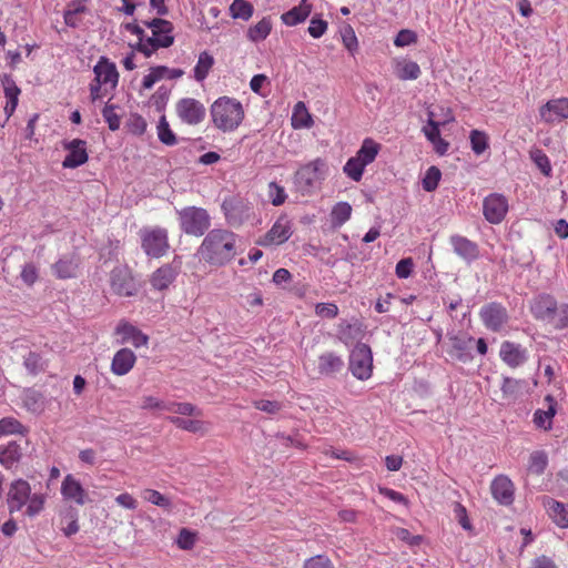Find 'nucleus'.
Returning <instances> with one entry per match:
<instances>
[{
  "instance_id": "27",
  "label": "nucleus",
  "mask_w": 568,
  "mask_h": 568,
  "mask_svg": "<svg viewBox=\"0 0 568 568\" xmlns=\"http://www.w3.org/2000/svg\"><path fill=\"white\" fill-rule=\"evenodd\" d=\"M61 494L65 499H71L82 506L87 503V493L78 479L67 475L61 484Z\"/></svg>"
},
{
  "instance_id": "17",
  "label": "nucleus",
  "mask_w": 568,
  "mask_h": 568,
  "mask_svg": "<svg viewBox=\"0 0 568 568\" xmlns=\"http://www.w3.org/2000/svg\"><path fill=\"white\" fill-rule=\"evenodd\" d=\"M449 244L453 252L467 264H471L479 257L478 244L466 236L453 234L449 237Z\"/></svg>"
},
{
  "instance_id": "29",
  "label": "nucleus",
  "mask_w": 568,
  "mask_h": 568,
  "mask_svg": "<svg viewBox=\"0 0 568 568\" xmlns=\"http://www.w3.org/2000/svg\"><path fill=\"white\" fill-rule=\"evenodd\" d=\"M344 367V361L335 352H326L318 356V373L323 376H333Z\"/></svg>"
},
{
  "instance_id": "13",
  "label": "nucleus",
  "mask_w": 568,
  "mask_h": 568,
  "mask_svg": "<svg viewBox=\"0 0 568 568\" xmlns=\"http://www.w3.org/2000/svg\"><path fill=\"white\" fill-rule=\"evenodd\" d=\"M479 316L486 328L491 332H499L509 318L506 307L497 302L484 305L479 311Z\"/></svg>"
},
{
  "instance_id": "51",
  "label": "nucleus",
  "mask_w": 568,
  "mask_h": 568,
  "mask_svg": "<svg viewBox=\"0 0 568 568\" xmlns=\"http://www.w3.org/2000/svg\"><path fill=\"white\" fill-rule=\"evenodd\" d=\"M158 138L165 145H175L178 140L174 132L171 130L165 115H162L158 123Z\"/></svg>"
},
{
  "instance_id": "44",
  "label": "nucleus",
  "mask_w": 568,
  "mask_h": 568,
  "mask_svg": "<svg viewBox=\"0 0 568 568\" xmlns=\"http://www.w3.org/2000/svg\"><path fill=\"white\" fill-rule=\"evenodd\" d=\"M28 429L18 419L13 417H3L0 419V437L7 435H26Z\"/></svg>"
},
{
  "instance_id": "45",
  "label": "nucleus",
  "mask_w": 568,
  "mask_h": 568,
  "mask_svg": "<svg viewBox=\"0 0 568 568\" xmlns=\"http://www.w3.org/2000/svg\"><path fill=\"white\" fill-rule=\"evenodd\" d=\"M420 73L419 65L414 61H402L396 65V74L400 80H416Z\"/></svg>"
},
{
  "instance_id": "22",
  "label": "nucleus",
  "mask_w": 568,
  "mask_h": 568,
  "mask_svg": "<svg viewBox=\"0 0 568 568\" xmlns=\"http://www.w3.org/2000/svg\"><path fill=\"white\" fill-rule=\"evenodd\" d=\"M500 358L513 368L521 366L528 359L526 348L520 344L505 341L499 351Z\"/></svg>"
},
{
  "instance_id": "11",
  "label": "nucleus",
  "mask_w": 568,
  "mask_h": 568,
  "mask_svg": "<svg viewBox=\"0 0 568 568\" xmlns=\"http://www.w3.org/2000/svg\"><path fill=\"white\" fill-rule=\"evenodd\" d=\"M110 286L114 294L124 297L134 296L138 291L135 280L126 266H116L111 271Z\"/></svg>"
},
{
  "instance_id": "37",
  "label": "nucleus",
  "mask_w": 568,
  "mask_h": 568,
  "mask_svg": "<svg viewBox=\"0 0 568 568\" xmlns=\"http://www.w3.org/2000/svg\"><path fill=\"white\" fill-rule=\"evenodd\" d=\"M195 418H183L180 416H169L168 420L173 424L176 428L189 432V433H204L205 432V424L204 422L197 419L199 417L194 416Z\"/></svg>"
},
{
  "instance_id": "59",
  "label": "nucleus",
  "mask_w": 568,
  "mask_h": 568,
  "mask_svg": "<svg viewBox=\"0 0 568 568\" xmlns=\"http://www.w3.org/2000/svg\"><path fill=\"white\" fill-rule=\"evenodd\" d=\"M327 28L328 24L325 20L317 16H314L310 21L307 31L311 37H313L314 39H318L327 31Z\"/></svg>"
},
{
  "instance_id": "24",
  "label": "nucleus",
  "mask_w": 568,
  "mask_h": 568,
  "mask_svg": "<svg viewBox=\"0 0 568 568\" xmlns=\"http://www.w3.org/2000/svg\"><path fill=\"white\" fill-rule=\"evenodd\" d=\"M452 343L450 354L462 363H468L473 361L471 344L475 339L467 334H458L449 336Z\"/></svg>"
},
{
  "instance_id": "60",
  "label": "nucleus",
  "mask_w": 568,
  "mask_h": 568,
  "mask_svg": "<svg viewBox=\"0 0 568 568\" xmlns=\"http://www.w3.org/2000/svg\"><path fill=\"white\" fill-rule=\"evenodd\" d=\"M303 568H335L332 560L325 555H316L306 559Z\"/></svg>"
},
{
  "instance_id": "23",
  "label": "nucleus",
  "mask_w": 568,
  "mask_h": 568,
  "mask_svg": "<svg viewBox=\"0 0 568 568\" xmlns=\"http://www.w3.org/2000/svg\"><path fill=\"white\" fill-rule=\"evenodd\" d=\"M530 311L536 320L549 323L555 318L557 302L551 295L542 294L534 300Z\"/></svg>"
},
{
  "instance_id": "61",
  "label": "nucleus",
  "mask_w": 568,
  "mask_h": 568,
  "mask_svg": "<svg viewBox=\"0 0 568 568\" xmlns=\"http://www.w3.org/2000/svg\"><path fill=\"white\" fill-rule=\"evenodd\" d=\"M428 115H429L428 122H427V125L423 128V132H424L425 136L427 138V140L430 143H433L435 140H437L440 136V131H439L440 123L433 119V115H434L433 112H429Z\"/></svg>"
},
{
  "instance_id": "38",
  "label": "nucleus",
  "mask_w": 568,
  "mask_h": 568,
  "mask_svg": "<svg viewBox=\"0 0 568 568\" xmlns=\"http://www.w3.org/2000/svg\"><path fill=\"white\" fill-rule=\"evenodd\" d=\"M23 406L32 413H40L44 407V398L42 393L33 388H27L22 393Z\"/></svg>"
},
{
  "instance_id": "36",
  "label": "nucleus",
  "mask_w": 568,
  "mask_h": 568,
  "mask_svg": "<svg viewBox=\"0 0 568 568\" xmlns=\"http://www.w3.org/2000/svg\"><path fill=\"white\" fill-rule=\"evenodd\" d=\"M272 31V20L270 17H264L256 24L247 29L246 37L252 42H261L265 40Z\"/></svg>"
},
{
  "instance_id": "2",
  "label": "nucleus",
  "mask_w": 568,
  "mask_h": 568,
  "mask_svg": "<svg viewBox=\"0 0 568 568\" xmlns=\"http://www.w3.org/2000/svg\"><path fill=\"white\" fill-rule=\"evenodd\" d=\"M212 123L216 129L226 133L235 131L244 119L242 103L230 97H221L210 109Z\"/></svg>"
},
{
  "instance_id": "4",
  "label": "nucleus",
  "mask_w": 568,
  "mask_h": 568,
  "mask_svg": "<svg viewBox=\"0 0 568 568\" xmlns=\"http://www.w3.org/2000/svg\"><path fill=\"white\" fill-rule=\"evenodd\" d=\"M180 229L187 235L202 236L211 226V217L203 207L186 206L178 211Z\"/></svg>"
},
{
  "instance_id": "46",
  "label": "nucleus",
  "mask_w": 568,
  "mask_h": 568,
  "mask_svg": "<svg viewBox=\"0 0 568 568\" xmlns=\"http://www.w3.org/2000/svg\"><path fill=\"white\" fill-rule=\"evenodd\" d=\"M232 18L247 21L254 12L253 6L246 0H234L230 7Z\"/></svg>"
},
{
  "instance_id": "15",
  "label": "nucleus",
  "mask_w": 568,
  "mask_h": 568,
  "mask_svg": "<svg viewBox=\"0 0 568 568\" xmlns=\"http://www.w3.org/2000/svg\"><path fill=\"white\" fill-rule=\"evenodd\" d=\"M31 494L30 484L22 479H16L10 484L7 494L8 510L10 514L20 511L26 505Z\"/></svg>"
},
{
  "instance_id": "18",
  "label": "nucleus",
  "mask_w": 568,
  "mask_h": 568,
  "mask_svg": "<svg viewBox=\"0 0 568 568\" xmlns=\"http://www.w3.org/2000/svg\"><path fill=\"white\" fill-rule=\"evenodd\" d=\"M181 270V261L174 258L171 263L159 267L153 272L150 283L153 288L164 291L175 281Z\"/></svg>"
},
{
  "instance_id": "26",
  "label": "nucleus",
  "mask_w": 568,
  "mask_h": 568,
  "mask_svg": "<svg viewBox=\"0 0 568 568\" xmlns=\"http://www.w3.org/2000/svg\"><path fill=\"white\" fill-rule=\"evenodd\" d=\"M136 356L130 348L119 349L111 363V372L116 376L126 375L134 366Z\"/></svg>"
},
{
  "instance_id": "10",
  "label": "nucleus",
  "mask_w": 568,
  "mask_h": 568,
  "mask_svg": "<svg viewBox=\"0 0 568 568\" xmlns=\"http://www.w3.org/2000/svg\"><path fill=\"white\" fill-rule=\"evenodd\" d=\"M508 210V200L504 194L490 193L483 201V215L490 224H500Z\"/></svg>"
},
{
  "instance_id": "42",
  "label": "nucleus",
  "mask_w": 568,
  "mask_h": 568,
  "mask_svg": "<svg viewBox=\"0 0 568 568\" xmlns=\"http://www.w3.org/2000/svg\"><path fill=\"white\" fill-rule=\"evenodd\" d=\"M214 64L213 57L203 51L200 53L196 65L194 67V79L199 82L203 81Z\"/></svg>"
},
{
  "instance_id": "28",
  "label": "nucleus",
  "mask_w": 568,
  "mask_h": 568,
  "mask_svg": "<svg viewBox=\"0 0 568 568\" xmlns=\"http://www.w3.org/2000/svg\"><path fill=\"white\" fill-rule=\"evenodd\" d=\"M313 6L307 0H302L298 6L293 7L281 16L282 22L287 27L303 23L312 13Z\"/></svg>"
},
{
  "instance_id": "19",
  "label": "nucleus",
  "mask_w": 568,
  "mask_h": 568,
  "mask_svg": "<svg viewBox=\"0 0 568 568\" xmlns=\"http://www.w3.org/2000/svg\"><path fill=\"white\" fill-rule=\"evenodd\" d=\"M27 447V440L23 443V445L18 440H9L6 444H1L0 465L8 470L17 468L23 457Z\"/></svg>"
},
{
  "instance_id": "7",
  "label": "nucleus",
  "mask_w": 568,
  "mask_h": 568,
  "mask_svg": "<svg viewBox=\"0 0 568 568\" xmlns=\"http://www.w3.org/2000/svg\"><path fill=\"white\" fill-rule=\"evenodd\" d=\"M141 236V247L143 252L153 258H159L163 256L170 245L168 231L162 227H145L140 232Z\"/></svg>"
},
{
  "instance_id": "39",
  "label": "nucleus",
  "mask_w": 568,
  "mask_h": 568,
  "mask_svg": "<svg viewBox=\"0 0 568 568\" xmlns=\"http://www.w3.org/2000/svg\"><path fill=\"white\" fill-rule=\"evenodd\" d=\"M292 126L294 129H308L313 125V119L307 111L304 102H297L294 105L292 114Z\"/></svg>"
},
{
  "instance_id": "34",
  "label": "nucleus",
  "mask_w": 568,
  "mask_h": 568,
  "mask_svg": "<svg viewBox=\"0 0 568 568\" xmlns=\"http://www.w3.org/2000/svg\"><path fill=\"white\" fill-rule=\"evenodd\" d=\"M171 45L172 39L168 36L163 38H141V41L135 44L134 49L150 58L158 49Z\"/></svg>"
},
{
  "instance_id": "14",
  "label": "nucleus",
  "mask_w": 568,
  "mask_h": 568,
  "mask_svg": "<svg viewBox=\"0 0 568 568\" xmlns=\"http://www.w3.org/2000/svg\"><path fill=\"white\" fill-rule=\"evenodd\" d=\"M176 113L182 122L196 125L201 123L206 114L205 106L193 98H183L176 103Z\"/></svg>"
},
{
  "instance_id": "30",
  "label": "nucleus",
  "mask_w": 568,
  "mask_h": 568,
  "mask_svg": "<svg viewBox=\"0 0 568 568\" xmlns=\"http://www.w3.org/2000/svg\"><path fill=\"white\" fill-rule=\"evenodd\" d=\"M78 268L79 260L73 255H64L52 265L54 276L60 280L75 277Z\"/></svg>"
},
{
  "instance_id": "1",
  "label": "nucleus",
  "mask_w": 568,
  "mask_h": 568,
  "mask_svg": "<svg viewBox=\"0 0 568 568\" xmlns=\"http://www.w3.org/2000/svg\"><path fill=\"white\" fill-rule=\"evenodd\" d=\"M237 235L226 229H213L197 248L201 260L213 266H224L236 255Z\"/></svg>"
},
{
  "instance_id": "47",
  "label": "nucleus",
  "mask_w": 568,
  "mask_h": 568,
  "mask_svg": "<svg viewBox=\"0 0 568 568\" xmlns=\"http://www.w3.org/2000/svg\"><path fill=\"white\" fill-rule=\"evenodd\" d=\"M531 161L536 164V166L540 170V172L549 178L552 174V168L549 158L547 154L540 149H534L529 152Z\"/></svg>"
},
{
  "instance_id": "56",
  "label": "nucleus",
  "mask_w": 568,
  "mask_h": 568,
  "mask_svg": "<svg viewBox=\"0 0 568 568\" xmlns=\"http://www.w3.org/2000/svg\"><path fill=\"white\" fill-rule=\"evenodd\" d=\"M267 196L274 206H280L285 202L287 194L283 186L278 185L276 182H270L267 186Z\"/></svg>"
},
{
  "instance_id": "12",
  "label": "nucleus",
  "mask_w": 568,
  "mask_h": 568,
  "mask_svg": "<svg viewBox=\"0 0 568 568\" xmlns=\"http://www.w3.org/2000/svg\"><path fill=\"white\" fill-rule=\"evenodd\" d=\"M293 234L292 223L287 216H280L271 230L261 236L256 243L261 246H273L285 243Z\"/></svg>"
},
{
  "instance_id": "21",
  "label": "nucleus",
  "mask_w": 568,
  "mask_h": 568,
  "mask_svg": "<svg viewBox=\"0 0 568 568\" xmlns=\"http://www.w3.org/2000/svg\"><path fill=\"white\" fill-rule=\"evenodd\" d=\"M490 491L494 499L503 506H509L515 499V486L509 477L499 475L490 484Z\"/></svg>"
},
{
  "instance_id": "35",
  "label": "nucleus",
  "mask_w": 568,
  "mask_h": 568,
  "mask_svg": "<svg viewBox=\"0 0 568 568\" xmlns=\"http://www.w3.org/2000/svg\"><path fill=\"white\" fill-rule=\"evenodd\" d=\"M382 145L371 138L363 140L361 148L355 156L365 165L373 163L378 155Z\"/></svg>"
},
{
  "instance_id": "25",
  "label": "nucleus",
  "mask_w": 568,
  "mask_h": 568,
  "mask_svg": "<svg viewBox=\"0 0 568 568\" xmlns=\"http://www.w3.org/2000/svg\"><path fill=\"white\" fill-rule=\"evenodd\" d=\"M115 334L121 335V344L131 343L136 348L145 346L149 342V337L144 333L126 321H121L118 324Z\"/></svg>"
},
{
  "instance_id": "43",
  "label": "nucleus",
  "mask_w": 568,
  "mask_h": 568,
  "mask_svg": "<svg viewBox=\"0 0 568 568\" xmlns=\"http://www.w3.org/2000/svg\"><path fill=\"white\" fill-rule=\"evenodd\" d=\"M141 496L142 498L152 504V505H155L158 507H161L165 510H171L172 509V501L171 499L161 494L160 491L155 490V489H151V488H148V489H144L142 493H141Z\"/></svg>"
},
{
  "instance_id": "53",
  "label": "nucleus",
  "mask_w": 568,
  "mask_h": 568,
  "mask_svg": "<svg viewBox=\"0 0 568 568\" xmlns=\"http://www.w3.org/2000/svg\"><path fill=\"white\" fill-rule=\"evenodd\" d=\"M440 179H442L440 170L435 165L429 166L426 170L425 175L422 181L423 189L426 192L435 191L438 186Z\"/></svg>"
},
{
  "instance_id": "64",
  "label": "nucleus",
  "mask_w": 568,
  "mask_h": 568,
  "mask_svg": "<svg viewBox=\"0 0 568 568\" xmlns=\"http://www.w3.org/2000/svg\"><path fill=\"white\" fill-rule=\"evenodd\" d=\"M414 268V262L410 257L402 258L397 264L395 268V274L398 278H408Z\"/></svg>"
},
{
  "instance_id": "58",
  "label": "nucleus",
  "mask_w": 568,
  "mask_h": 568,
  "mask_svg": "<svg viewBox=\"0 0 568 568\" xmlns=\"http://www.w3.org/2000/svg\"><path fill=\"white\" fill-rule=\"evenodd\" d=\"M549 323H551L556 329L568 328V304L564 303L559 306L557 305L555 318Z\"/></svg>"
},
{
  "instance_id": "48",
  "label": "nucleus",
  "mask_w": 568,
  "mask_h": 568,
  "mask_svg": "<svg viewBox=\"0 0 568 568\" xmlns=\"http://www.w3.org/2000/svg\"><path fill=\"white\" fill-rule=\"evenodd\" d=\"M469 140L471 150L476 155L483 154L489 148V138L484 131L471 130Z\"/></svg>"
},
{
  "instance_id": "33",
  "label": "nucleus",
  "mask_w": 568,
  "mask_h": 568,
  "mask_svg": "<svg viewBox=\"0 0 568 568\" xmlns=\"http://www.w3.org/2000/svg\"><path fill=\"white\" fill-rule=\"evenodd\" d=\"M545 402L548 404L547 409H537L534 414V423L537 427L547 430L551 428L552 418L556 415L557 403L551 395H547L545 397Z\"/></svg>"
},
{
  "instance_id": "32",
  "label": "nucleus",
  "mask_w": 568,
  "mask_h": 568,
  "mask_svg": "<svg viewBox=\"0 0 568 568\" xmlns=\"http://www.w3.org/2000/svg\"><path fill=\"white\" fill-rule=\"evenodd\" d=\"M362 335L363 325L357 320H355L353 323L343 320L337 326L338 339L345 345L352 344L354 341L361 338Z\"/></svg>"
},
{
  "instance_id": "40",
  "label": "nucleus",
  "mask_w": 568,
  "mask_h": 568,
  "mask_svg": "<svg viewBox=\"0 0 568 568\" xmlns=\"http://www.w3.org/2000/svg\"><path fill=\"white\" fill-rule=\"evenodd\" d=\"M144 23L148 28L152 30L151 38H163L168 36L172 39V44L174 43L173 24L170 21L155 18Z\"/></svg>"
},
{
  "instance_id": "20",
  "label": "nucleus",
  "mask_w": 568,
  "mask_h": 568,
  "mask_svg": "<svg viewBox=\"0 0 568 568\" xmlns=\"http://www.w3.org/2000/svg\"><path fill=\"white\" fill-rule=\"evenodd\" d=\"M64 149L68 151L62 166L64 169H75L84 164L88 159L87 142L81 139H74L70 142L64 143Z\"/></svg>"
},
{
  "instance_id": "9",
  "label": "nucleus",
  "mask_w": 568,
  "mask_h": 568,
  "mask_svg": "<svg viewBox=\"0 0 568 568\" xmlns=\"http://www.w3.org/2000/svg\"><path fill=\"white\" fill-rule=\"evenodd\" d=\"M142 409H160L171 412L182 416L202 417L203 412L197 406L189 402H164L153 396H146L142 402Z\"/></svg>"
},
{
  "instance_id": "62",
  "label": "nucleus",
  "mask_w": 568,
  "mask_h": 568,
  "mask_svg": "<svg viewBox=\"0 0 568 568\" xmlns=\"http://www.w3.org/2000/svg\"><path fill=\"white\" fill-rule=\"evenodd\" d=\"M315 313L323 318H335L338 315V307L334 303H317Z\"/></svg>"
},
{
  "instance_id": "55",
  "label": "nucleus",
  "mask_w": 568,
  "mask_h": 568,
  "mask_svg": "<svg viewBox=\"0 0 568 568\" xmlns=\"http://www.w3.org/2000/svg\"><path fill=\"white\" fill-rule=\"evenodd\" d=\"M45 497L43 494H30V497L27 501L26 515L29 517L38 516L44 507Z\"/></svg>"
},
{
  "instance_id": "8",
  "label": "nucleus",
  "mask_w": 568,
  "mask_h": 568,
  "mask_svg": "<svg viewBox=\"0 0 568 568\" xmlns=\"http://www.w3.org/2000/svg\"><path fill=\"white\" fill-rule=\"evenodd\" d=\"M348 368L352 375L359 381H366L372 376L373 355L367 344L359 343L352 349Z\"/></svg>"
},
{
  "instance_id": "31",
  "label": "nucleus",
  "mask_w": 568,
  "mask_h": 568,
  "mask_svg": "<svg viewBox=\"0 0 568 568\" xmlns=\"http://www.w3.org/2000/svg\"><path fill=\"white\" fill-rule=\"evenodd\" d=\"M544 506L554 523L560 528L568 527V505L550 497H544Z\"/></svg>"
},
{
  "instance_id": "16",
  "label": "nucleus",
  "mask_w": 568,
  "mask_h": 568,
  "mask_svg": "<svg viewBox=\"0 0 568 568\" xmlns=\"http://www.w3.org/2000/svg\"><path fill=\"white\" fill-rule=\"evenodd\" d=\"M539 115L541 121L548 124L568 119V99L557 98L547 101L540 106Z\"/></svg>"
},
{
  "instance_id": "41",
  "label": "nucleus",
  "mask_w": 568,
  "mask_h": 568,
  "mask_svg": "<svg viewBox=\"0 0 568 568\" xmlns=\"http://www.w3.org/2000/svg\"><path fill=\"white\" fill-rule=\"evenodd\" d=\"M548 466V455L544 450H535L528 460V471L534 475H541Z\"/></svg>"
},
{
  "instance_id": "54",
  "label": "nucleus",
  "mask_w": 568,
  "mask_h": 568,
  "mask_svg": "<svg viewBox=\"0 0 568 568\" xmlns=\"http://www.w3.org/2000/svg\"><path fill=\"white\" fill-rule=\"evenodd\" d=\"M118 108L116 104L108 102L102 110V116L111 131L119 130L121 125V118L116 113Z\"/></svg>"
},
{
  "instance_id": "3",
  "label": "nucleus",
  "mask_w": 568,
  "mask_h": 568,
  "mask_svg": "<svg viewBox=\"0 0 568 568\" xmlns=\"http://www.w3.org/2000/svg\"><path fill=\"white\" fill-rule=\"evenodd\" d=\"M94 79L89 84L90 99L97 102L108 90H114L119 82V72L113 62L108 58L101 57L93 67Z\"/></svg>"
},
{
  "instance_id": "6",
  "label": "nucleus",
  "mask_w": 568,
  "mask_h": 568,
  "mask_svg": "<svg viewBox=\"0 0 568 568\" xmlns=\"http://www.w3.org/2000/svg\"><path fill=\"white\" fill-rule=\"evenodd\" d=\"M221 209L224 213L226 223L235 229L248 222L254 215L252 203L239 196L224 199Z\"/></svg>"
},
{
  "instance_id": "50",
  "label": "nucleus",
  "mask_w": 568,
  "mask_h": 568,
  "mask_svg": "<svg viewBox=\"0 0 568 568\" xmlns=\"http://www.w3.org/2000/svg\"><path fill=\"white\" fill-rule=\"evenodd\" d=\"M23 366L31 375H38L45 368V363L42 356L36 352H29L23 358Z\"/></svg>"
},
{
  "instance_id": "52",
  "label": "nucleus",
  "mask_w": 568,
  "mask_h": 568,
  "mask_svg": "<svg viewBox=\"0 0 568 568\" xmlns=\"http://www.w3.org/2000/svg\"><path fill=\"white\" fill-rule=\"evenodd\" d=\"M365 165L356 158L352 156L345 163L343 171L344 173L355 182H359L363 178Z\"/></svg>"
},
{
  "instance_id": "5",
  "label": "nucleus",
  "mask_w": 568,
  "mask_h": 568,
  "mask_svg": "<svg viewBox=\"0 0 568 568\" xmlns=\"http://www.w3.org/2000/svg\"><path fill=\"white\" fill-rule=\"evenodd\" d=\"M326 172L325 160L317 158L297 170L295 184L303 193H310L325 179Z\"/></svg>"
},
{
  "instance_id": "57",
  "label": "nucleus",
  "mask_w": 568,
  "mask_h": 568,
  "mask_svg": "<svg viewBox=\"0 0 568 568\" xmlns=\"http://www.w3.org/2000/svg\"><path fill=\"white\" fill-rule=\"evenodd\" d=\"M146 121L144 120V118L138 113H133L130 115L128 122H126V128L129 130L130 133L134 134V135H142L144 134V132L146 131Z\"/></svg>"
},
{
  "instance_id": "49",
  "label": "nucleus",
  "mask_w": 568,
  "mask_h": 568,
  "mask_svg": "<svg viewBox=\"0 0 568 568\" xmlns=\"http://www.w3.org/2000/svg\"><path fill=\"white\" fill-rule=\"evenodd\" d=\"M351 204L347 202H338L332 210V222L335 226H341L351 219Z\"/></svg>"
},
{
  "instance_id": "63",
  "label": "nucleus",
  "mask_w": 568,
  "mask_h": 568,
  "mask_svg": "<svg viewBox=\"0 0 568 568\" xmlns=\"http://www.w3.org/2000/svg\"><path fill=\"white\" fill-rule=\"evenodd\" d=\"M417 40L416 33L408 29L400 30L394 39V44L396 47L403 48L415 43Z\"/></svg>"
}]
</instances>
